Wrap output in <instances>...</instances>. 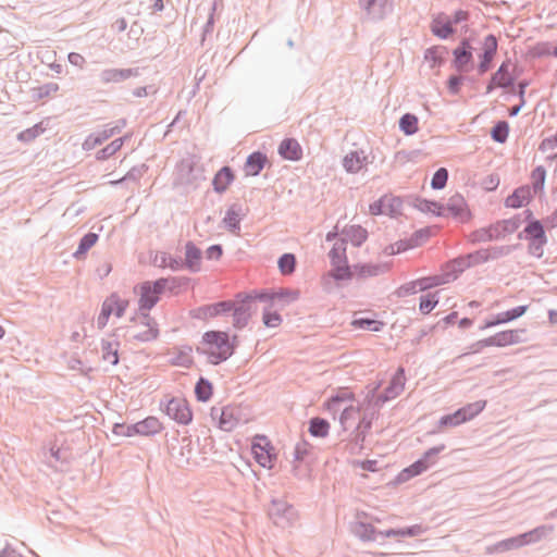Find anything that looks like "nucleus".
<instances>
[{
  "instance_id": "5701e85b",
  "label": "nucleus",
  "mask_w": 557,
  "mask_h": 557,
  "mask_svg": "<svg viewBox=\"0 0 557 557\" xmlns=\"http://www.w3.org/2000/svg\"><path fill=\"white\" fill-rule=\"evenodd\" d=\"M352 534L362 542H379V533L371 523L357 521L351 524Z\"/></svg>"
},
{
  "instance_id": "393cba45",
  "label": "nucleus",
  "mask_w": 557,
  "mask_h": 557,
  "mask_svg": "<svg viewBox=\"0 0 557 557\" xmlns=\"http://www.w3.org/2000/svg\"><path fill=\"white\" fill-rule=\"evenodd\" d=\"M345 243L349 240L355 247H360L368 238V231L361 225L346 226L342 231Z\"/></svg>"
},
{
  "instance_id": "79ce46f5",
  "label": "nucleus",
  "mask_w": 557,
  "mask_h": 557,
  "mask_svg": "<svg viewBox=\"0 0 557 557\" xmlns=\"http://www.w3.org/2000/svg\"><path fill=\"white\" fill-rule=\"evenodd\" d=\"M351 325L355 329L367 330L372 332H381L384 327V322L372 318H356L352 320Z\"/></svg>"
},
{
  "instance_id": "49530a36",
  "label": "nucleus",
  "mask_w": 557,
  "mask_h": 557,
  "mask_svg": "<svg viewBox=\"0 0 557 557\" xmlns=\"http://www.w3.org/2000/svg\"><path fill=\"white\" fill-rule=\"evenodd\" d=\"M447 267L450 269V272H451V273H448L449 281L456 280L459 274H461L467 269L471 268L469 260L467 259V255L459 256V257L453 259L451 261H449Z\"/></svg>"
},
{
  "instance_id": "603ef678",
  "label": "nucleus",
  "mask_w": 557,
  "mask_h": 557,
  "mask_svg": "<svg viewBox=\"0 0 557 557\" xmlns=\"http://www.w3.org/2000/svg\"><path fill=\"white\" fill-rule=\"evenodd\" d=\"M366 405L368 406V408H367L366 412L363 413L362 418L360 419L357 428H358V430H364V431L369 432L370 429L372 428L373 420L376 419L379 416L380 408L369 406L368 404H366Z\"/></svg>"
},
{
  "instance_id": "6ab92c4d",
  "label": "nucleus",
  "mask_w": 557,
  "mask_h": 557,
  "mask_svg": "<svg viewBox=\"0 0 557 557\" xmlns=\"http://www.w3.org/2000/svg\"><path fill=\"white\" fill-rule=\"evenodd\" d=\"M430 29L435 37L443 40L447 39L456 32L451 22H449V17L445 13H440L432 18Z\"/></svg>"
},
{
  "instance_id": "f03ea898",
  "label": "nucleus",
  "mask_w": 557,
  "mask_h": 557,
  "mask_svg": "<svg viewBox=\"0 0 557 557\" xmlns=\"http://www.w3.org/2000/svg\"><path fill=\"white\" fill-rule=\"evenodd\" d=\"M521 214H515L509 219L496 221L486 227L474 230L469 234L468 240L473 245L499 240L506 235L515 233L521 226Z\"/></svg>"
},
{
  "instance_id": "aec40b11",
  "label": "nucleus",
  "mask_w": 557,
  "mask_h": 557,
  "mask_svg": "<svg viewBox=\"0 0 557 557\" xmlns=\"http://www.w3.org/2000/svg\"><path fill=\"white\" fill-rule=\"evenodd\" d=\"M235 175L231 166H222L213 176L212 187L218 194L226 191L227 187L234 182Z\"/></svg>"
},
{
  "instance_id": "c756f323",
  "label": "nucleus",
  "mask_w": 557,
  "mask_h": 557,
  "mask_svg": "<svg viewBox=\"0 0 557 557\" xmlns=\"http://www.w3.org/2000/svg\"><path fill=\"white\" fill-rule=\"evenodd\" d=\"M413 206L423 213H433L436 216H445V206L435 200H428L418 197L416 198Z\"/></svg>"
},
{
  "instance_id": "680f3d73",
  "label": "nucleus",
  "mask_w": 557,
  "mask_h": 557,
  "mask_svg": "<svg viewBox=\"0 0 557 557\" xmlns=\"http://www.w3.org/2000/svg\"><path fill=\"white\" fill-rule=\"evenodd\" d=\"M486 407V400H476L471 404H467L466 406L461 407L468 421L475 418L479 413H481L484 408Z\"/></svg>"
},
{
  "instance_id": "4be33fe9",
  "label": "nucleus",
  "mask_w": 557,
  "mask_h": 557,
  "mask_svg": "<svg viewBox=\"0 0 557 557\" xmlns=\"http://www.w3.org/2000/svg\"><path fill=\"white\" fill-rule=\"evenodd\" d=\"M268 162V157L264 152L253 151L251 152L244 164V170L248 176H257L263 170Z\"/></svg>"
},
{
  "instance_id": "20e7f679",
  "label": "nucleus",
  "mask_w": 557,
  "mask_h": 557,
  "mask_svg": "<svg viewBox=\"0 0 557 557\" xmlns=\"http://www.w3.org/2000/svg\"><path fill=\"white\" fill-rule=\"evenodd\" d=\"M268 515L276 527L283 529L293 525L298 518L297 510L294 506L282 498H273L271 500Z\"/></svg>"
},
{
  "instance_id": "052dcab7",
  "label": "nucleus",
  "mask_w": 557,
  "mask_h": 557,
  "mask_svg": "<svg viewBox=\"0 0 557 557\" xmlns=\"http://www.w3.org/2000/svg\"><path fill=\"white\" fill-rule=\"evenodd\" d=\"M445 448L446 446L444 444L431 447L423 453L419 460L422 461L429 469L436 462L438 454L442 453Z\"/></svg>"
},
{
  "instance_id": "7ed1b4c3",
  "label": "nucleus",
  "mask_w": 557,
  "mask_h": 557,
  "mask_svg": "<svg viewBox=\"0 0 557 557\" xmlns=\"http://www.w3.org/2000/svg\"><path fill=\"white\" fill-rule=\"evenodd\" d=\"M405 370L404 368H398L383 393L377 394V391L381 387V383H376L368 391L364 403H367L369 406L381 408L385 403L400 395L405 388Z\"/></svg>"
},
{
  "instance_id": "8fccbe9b",
  "label": "nucleus",
  "mask_w": 557,
  "mask_h": 557,
  "mask_svg": "<svg viewBox=\"0 0 557 557\" xmlns=\"http://www.w3.org/2000/svg\"><path fill=\"white\" fill-rule=\"evenodd\" d=\"M528 308H529L528 305H521V306L511 308L507 311L499 312V313H497L498 321L500 324H505V323L511 322L513 320H517L528 311Z\"/></svg>"
},
{
  "instance_id": "864d4df0",
  "label": "nucleus",
  "mask_w": 557,
  "mask_h": 557,
  "mask_svg": "<svg viewBox=\"0 0 557 557\" xmlns=\"http://www.w3.org/2000/svg\"><path fill=\"white\" fill-rule=\"evenodd\" d=\"M191 350L190 346H183L177 356L172 358L171 363L177 367L189 368L193 363V359L190 357Z\"/></svg>"
},
{
  "instance_id": "a18cd8bd",
  "label": "nucleus",
  "mask_w": 557,
  "mask_h": 557,
  "mask_svg": "<svg viewBox=\"0 0 557 557\" xmlns=\"http://www.w3.org/2000/svg\"><path fill=\"white\" fill-rule=\"evenodd\" d=\"M509 123L500 120L494 124L491 129V138L497 144H504L508 139Z\"/></svg>"
},
{
  "instance_id": "58836bf2",
  "label": "nucleus",
  "mask_w": 557,
  "mask_h": 557,
  "mask_svg": "<svg viewBox=\"0 0 557 557\" xmlns=\"http://www.w3.org/2000/svg\"><path fill=\"white\" fill-rule=\"evenodd\" d=\"M525 546L522 534L503 540L494 545V552L504 553Z\"/></svg>"
},
{
  "instance_id": "37998d69",
  "label": "nucleus",
  "mask_w": 557,
  "mask_h": 557,
  "mask_svg": "<svg viewBox=\"0 0 557 557\" xmlns=\"http://www.w3.org/2000/svg\"><path fill=\"white\" fill-rule=\"evenodd\" d=\"M296 256L292 252L283 253L277 260V267L283 275H290L296 270Z\"/></svg>"
},
{
  "instance_id": "bb28decb",
  "label": "nucleus",
  "mask_w": 557,
  "mask_h": 557,
  "mask_svg": "<svg viewBox=\"0 0 557 557\" xmlns=\"http://www.w3.org/2000/svg\"><path fill=\"white\" fill-rule=\"evenodd\" d=\"M119 133L120 127H111L110 124H107L102 131L89 135L84 143V147L86 149L94 148L98 145H101L104 140L109 139L110 137Z\"/></svg>"
},
{
  "instance_id": "9d476101",
  "label": "nucleus",
  "mask_w": 557,
  "mask_h": 557,
  "mask_svg": "<svg viewBox=\"0 0 557 557\" xmlns=\"http://www.w3.org/2000/svg\"><path fill=\"white\" fill-rule=\"evenodd\" d=\"M360 8L372 21H381L393 11V0H359Z\"/></svg>"
},
{
  "instance_id": "c85d7f7f",
  "label": "nucleus",
  "mask_w": 557,
  "mask_h": 557,
  "mask_svg": "<svg viewBox=\"0 0 557 557\" xmlns=\"http://www.w3.org/2000/svg\"><path fill=\"white\" fill-rule=\"evenodd\" d=\"M153 265L158 268H169L174 272L183 270L182 258L174 257L168 252H159L156 255L152 261Z\"/></svg>"
},
{
  "instance_id": "423d86ee",
  "label": "nucleus",
  "mask_w": 557,
  "mask_h": 557,
  "mask_svg": "<svg viewBox=\"0 0 557 557\" xmlns=\"http://www.w3.org/2000/svg\"><path fill=\"white\" fill-rule=\"evenodd\" d=\"M164 283V281L158 278L156 281H145L139 284L140 297L138 306L140 313L148 312L158 304L160 295L165 292Z\"/></svg>"
},
{
  "instance_id": "f3484780",
  "label": "nucleus",
  "mask_w": 557,
  "mask_h": 557,
  "mask_svg": "<svg viewBox=\"0 0 557 557\" xmlns=\"http://www.w3.org/2000/svg\"><path fill=\"white\" fill-rule=\"evenodd\" d=\"M138 319L143 325L147 326V330L135 334L134 339L141 343L154 341L159 336L157 321L149 314V312H141Z\"/></svg>"
},
{
  "instance_id": "4c0bfd02",
  "label": "nucleus",
  "mask_w": 557,
  "mask_h": 557,
  "mask_svg": "<svg viewBox=\"0 0 557 557\" xmlns=\"http://www.w3.org/2000/svg\"><path fill=\"white\" fill-rule=\"evenodd\" d=\"M330 276L337 282L351 280L354 277V265L350 267L348 261L332 265Z\"/></svg>"
},
{
  "instance_id": "e2e57ef3",
  "label": "nucleus",
  "mask_w": 557,
  "mask_h": 557,
  "mask_svg": "<svg viewBox=\"0 0 557 557\" xmlns=\"http://www.w3.org/2000/svg\"><path fill=\"white\" fill-rule=\"evenodd\" d=\"M113 434L117 436H125V437H132L137 435V428L136 423L133 424H126V423H114L112 428Z\"/></svg>"
},
{
  "instance_id": "b1692460",
  "label": "nucleus",
  "mask_w": 557,
  "mask_h": 557,
  "mask_svg": "<svg viewBox=\"0 0 557 557\" xmlns=\"http://www.w3.org/2000/svg\"><path fill=\"white\" fill-rule=\"evenodd\" d=\"M388 270L387 264L381 263H356L354 264V276L367 278L377 276Z\"/></svg>"
},
{
  "instance_id": "cd10ccee",
  "label": "nucleus",
  "mask_w": 557,
  "mask_h": 557,
  "mask_svg": "<svg viewBox=\"0 0 557 557\" xmlns=\"http://www.w3.org/2000/svg\"><path fill=\"white\" fill-rule=\"evenodd\" d=\"M366 160L362 150H355L344 157L343 166L348 173H357L363 168Z\"/></svg>"
},
{
  "instance_id": "6e6552de",
  "label": "nucleus",
  "mask_w": 557,
  "mask_h": 557,
  "mask_svg": "<svg viewBox=\"0 0 557 557\" xmlns=\"http://www.w3.org/2000/svg\"><path fill=\"white\" fill-rule=\"evenodd\" d=\"M166 416L180 424L187 425L193 420V412L184 398H171L164 408Z\"/></svg>"
},
{
  "instance_id": "473e14b6",
  "label": "nucleus",
  "mask_w": 557,
  "mask_h": 557,
  "mask_svg": "<svg viewBox=\"0 0 557 557\" xmlns=\"http://www.w3.org/2000/svg\"><path fill=\"white\" fill-rule=\"evenodd\" d=\"M242 206L238 203H233L226 210L225 216L223 219V223L227 230L231 232H237L240 230V214Z\"/></svg>"
},
{
  "instance_id": "3c124183",
  "label": "nucleus",
  "mask_w": 557,
  "mask_h": 557,
  "mask_svg": "<svg viewBox=\"0 0 557 557\" xmlns=\"http://www.w3.org/2000/svg\"><path fill=\"white\" fill-rule=\"evenodd\" d=\"M331 265H335L337 263H343L347 260L346 256V244L345 240H341V243H335L332 249L329 252Z\"/></svg>"
},
{
  "instance_id": "dca6fc26",
  "label": "nucleus",
  "mask_w": 557,
  "mask_h": 557,
  "mask_svg": "<svg viewBox=\"0 0 557 557\" xmlns=\"http://www.w3.org/2000/svg\"><path fill=\"white\" fill-rule=\"evenodd\" d=\"M534 194L531 191L530 185L517 187L504 201L506 208L519 209L530 203Z\"/></svg>"
},
{
  "instance_id": "6e6d98bb",
  "label": "nucleus",
  "mask_w": 557,
  "mask_h": 557,
  "mask_svg": "<svg viewBox=\"0 0 557 557\" xmlns=\"http://www.w3.org/2000/svg\"><path fill=\"white\" fill-rule=\"evenodd\" d=\"M437 293H429L420 297L419 310L423 314L430 313L438 304Z\"/></svg>"
},
{
  "instance_id": "ddd939ff",
  "label": "nucleus",
  "mask_w": 557,
  "mask_h": 557,
  "mask_svg": "<svg viewBox=\"0 0 557 557\" xmlns=\"http://www.w3.org/2000/svg\"><path fill=\"white\" fill-rule=\"evenodd\" d=\"M201 249L191 240L185 244V258L182 259L183 269L186 268L191 273H198L201 270Z\"/></svg>"
},
{
  "instance_id": "4468645a",
  "label": "nucleus",
  "mask_w": 557,
  "mask_h": 557,
  "mask_svg": "<svg viewBox=\"0 0 557 557\" xmlns=\"http://www.w3.org/2000/svg\"><path fill=\"white\" fill-rule=\"evenodd\" d=\"M524 330H506L488 337L491 347H507L522 343Z\"/></svg>"
},
{
  "instance_id": "5fc2aeb1",
  "label": "nucleus",
  "mask_w": 557,
  "mask_h": 557,
  "mask_svg": "<svg viewBox=\"0 0 557 557\" xmlns=\"http://www.w3.org/2000/svg\"><path fill=\"white\" fill-rule=\"evenodd\" d=\"M159 280L164 281V290L175 293L178 288L185 287L189 284L190 278L186 276H172V277H160Z\"/></svg>"
},
{
  "instance_id": "de8ad7c7",
  "label": "nucleus",
  "mask_w": 557,
  "mask_h": 557,
  "mask_svg": "<svg viewBox=\"0 0 557 557\" xmlns=\"http://www.w3.org/2000/svg\"><path fill=\"white\" fill-rule=\"evenodd\" d=\"M448 282H449V274L425 276V277H421V278L417 280V283H419V290H421V292L433 288L435 286H440V285L448 283Z\"/></svg>"
},
{
  "instance_id": "412c9836",
  "label": "nucleus",
  "mask_w": 557,
  "mask_h": 557,
  "mask_svg": "<svg viewBox=\"0 0 557 557\" xmlns=\"http://www.w3.org/2000/svg\"><path fill=\"white\" fill-rule=\"evenodd\" d=\"M278 154L289 161H298L302 157V149L295 138H285L278 146Z\"/></svg>"
},
{
  "instance_id": "c9c22d12",
  "label": "nucleus",
  "mask_w": 557,
  "mask_h": 557,
  "mask_svg": "<svg viewBox=\"0 0 557 557\" xmlns=\"http://www.w3.org/2000/svg\"><path fill=\"white\" fill-rule=\"evenodd\" d=\"M212 392V383L208 379L199 377L195 385L196 399L200 403H206L211 398Z\"/></svg>"
},
{
  "instance_id": "2f4dec72",
  "label": "nucleus",
  "mask_w": 557,
  "mask_h": 557,
  "mask_svg": "<svg viewBox=\"0 0 557 557\" xmlns=\"http://www.w3.org/2000/svg\"><path fill=\"white\" fill-rule=\"evenodd\" d=\"M448 53L445 46H433L424 51V60L430 63L431 69L440 67L444 63V55Z\"/></svg>"
},
{
  "instance_id": "72a5a7b5",
  "label": "nucleus",
  "mask_w": 557,
  "mask_h": 557,
  "mask_svg": "<svg viewBox=\"0 0 557 557\" xmlns=\"http://www.w3.org/2000/svg\"><path fill=\"white\" fill-rule=\"evenodd\" d=\"M554 531V527L550 524H543L540 527L534 528L531 531L522 533V536L524 539L525 545L533 544L536 542H540L543 539H546L548 535H550Z\"/></svg>"
},
{
  "instance_id": "338daca9",
  "label": "nucleus",
  "mask_w": 557,
  "mask_h": 557,
  "mask_svg": "<svg viewBox=\"0 0 557 557\" xmlns=\"http://www.w3.org/2000/svg\"><path fill=\"white\" fill-rule=\"evenodd\" d=\"M44 131H45V128L42 127L41 123H38V124H35L34 126H32L29 128H26V129L22 131L17 135V138L21 141H32L36 137H38L40 134H42Z\"/></svg>"
},
{
  "instance_id": "0e129e2a",
  "label": "nucleus",
  "mask_w": 557,
  "mask_h": 557,
  "mask_svg": "<svg viewBox=\"0 0 557 557\" xmlns=\"http://www.w3.org/2000/svg\"><path fill=\"white\" fill-rule=\"evenodd\" d=\"M283 319L277 311H271L268 307L264 308L262 313V322L267 327H277Z\"/></svg>"
},
{
  "instance_id": "ea45409f",
  "label": "nucleus",
  "mask_w": 557,
  "mask_h": 557,
  "mask_svg": "<svg viewBox=\"0 0 557 557\" xmlns=\"http://www.w3.org/2000/svg\"><path fill=\"white\" fill-rule=\"evenodd\" d=\"M330 431V423L326 419L314 417L309 421V433L313 437H325Z\"/></svg>"
},
{
  "instance_id": "c03bdc74",
  "label": "nucleus",
  "mask_w": 557,
  "mask_h": 557,
  "mask_svg": "<svg viewBox=\"0 0 557 557\" xmlns=\"http://www.w3.org/2000/svg\"><path fill=\"white\" fill-rule=\"evenodd\" d=\"M253 307H255L253 295L243 294V293H238L235 295V300H234L235 309L246 312V313H250V315H251Z\"/></svg>"
},
{
  "instance_id": "e433bc0d",
  "label": "nucleus",
  "mask_w": 557,
  "mask_h": 557,
  "mask_svg": "<svg viewBox=\"0 0 557 557\" xmlns=\"http://www.w3.org/2000/svg\"><path fill=\"white\" fill-rule=\"evenodd\" d=\"M119 343H111L109 341H101V350H102V359L109 362L112 366H116L119 363Z\"/></svg>"
},
{
  "instance_id": "69168bd1",
  "label": "nucleus",
  "mask_w": 557,
  "mask_h": 557,
  "mask_svg": "<svg viewBox=\"0 0 557 557\" xmlns=\"http://www.w3.org/2000/svg\"><path fill=\"white\" fill-rule=\"evenodd\" d=\"M364 404L366 403L363 401L360 406L350 405L343 409L338 420L344 431L347 430L346 423L348 422V420L352 419L356 413H359Z\"/></svg>"
},
{
  "instance_id": "13d9d810",
  "label": "nucleus",
  "mask_w": 557,
  "mask_h": 557,
  "mask_svg": "<svg viewBox=\"0 0 557 557\" xmlns=\"http://www.w3.org/2000/svg\"><path fill=\"white\" fill-rule=\"evenodd\" d=\"M448 170L446 168H440L435 171L431 178V187L434 190L443 189L448 181Z\"/></svg>"
},
{
  "instance_id": "39448f33",
  "label": "nucleus",
  "mask_w": 557,
  "mask_h": 557,
  "mask_svg": "<svg viewBox=\"0 0 557 557\" xmlns=\"http://www.w3.org/2000/svg\"><path fill=\"white\" fill-rule=\"evenodd\" d=\"M525 240H529L528 251L531 256L540 259L544 251L543 247L547 244V236L544 225L541 221H529L523 228Z\"/></svg>"
},
{
  "instance_id": "a211bd4d",
  "label": "nucleus",
  "mask_w": 557,
  "mask_h": 557,
  "mask_svg": "<svg viewBox=\"0 0 557 557\" xmlns=\"http://www.w3.org/2000/svg\"><path fill=\"white\" fill-rule=\"evenodd\" d=\"M449 212L454 218L466 222L471 218V213L467 208V202L460 194L453 195L445 207V213Z\"/></svg>"
},
{
  "instance_id": "a19ab883",
  "label": "nucleus",
  "mask_w": 557,
  "mask_h": 557,
  "mask_svg": "<svg viewBox=\"0 0 557 557\" xmlns=\"http://www.w3.org/2000/svg\"><path fill=\"white\" fill-rule=\"evenodd\" d=\"M419 120L412 113H405L399 119V129L407 136L414 135L418 132Z\"/></svg>"
},
{
  "instance_id": "f257e3e1",
  "label": "nucleus",
  "mask_w": 557,
  "mask_h": 557,
  "mask_svg": "<svg viewBox=\"0 0 557 557\" xmlns=\"http://www.w3.org/2000/svg\"><path fill=\"white\" fill-rule=\"evenodd\" d=\"M202 343L210 349L197 348V352L206 355L212 366H218L230 359L236 349V344L231 342V336L225 331H207L202 335Z\"/></svg>"
},
{
  "instance_id": "2eb2a0df",
  "label": "nucleus",
  "mask_w": 557,
  "mask_h": 557,
  "mask_svg": "<svg viewBox=\"0 0 557 557\" xmlns=\"http://www.w3.org/2000/svg\"><path fill=\"white\" fill-rule=\"evenodd\" d=\"M139 75L137 67L129 69H104L100 72L99 78L102 84L121 83L131 77Z\"/></svg>"
},
{
  "instance_id": "0eeeda50",
  "label": "nucleus",
  "mask_w": 557,
  "mask_h": 557,
  "mask_svg": "<svg viewBox=\"0 0 557 557\" xmlns=\"http://www.w3.org/2000/svg\"><path fill=\"white\" fill-rule=\"evenodd\" d=\"M210 416L213 420H218L219 428L222 431L231 432L246 420L242 418V410L237 406H225L223 408L212 407Z\"/></svg>"
},
{
  "instance_id": "774afa93",
  "label": "nucleus",
  "mask_w": 557,
  "mask_h": 557,
  "mask_svg": "<svg viewBox=\"0 0 557 557\" xmlns=\"http://www.w3.org/2000/svg\"><path fill=\"white\" fill-rule=\"evenodd\" d=\"M231 312H233V326L236 330H243L244 327H246L248 325L249 320L251 318L250 313L239 311V310L235 309L234 307L232 308Z\"/></svg>"
},
{
  "instance_id": "f704fd0d",
  "label": "nucleus",
  "mask_w": 557,
  "mask_h": 557,
  "mask_svg": "<svg viewBox=\"0 0 557 557\" xmlns=\"http://www.w3.org/2000/svg\"><path fill=\"white\" fill-rule=\"evenodd\" d=\"M98 239H99V235L97 233L88 232L87 234H85L79 239L78 247H77L76 251L73 253V257L77 260L81 259L83 256H85L87 253V251L92 246L96 245Z\"/></svg>"
},
{
  "instance_id": "f8f14e48",
  "label": "nucleus",
  "mask_w": 557,
  "mask_h": 557,
  "mask_svg": "<svg viewBox=\"0 0 557 557\" xmlns=\"http://www.w3.org/2000/svg\"><path fill=\"white\" fill-rule=\"evenodd\" d=\"M453 66L458 72H467L468 65L473 62V48L469 39L463 38L453 50Z\"/></svg>"
},
{
  "instance_id": "7c9ffc66",
  "label": "nucleus",
  "mask_w": 557,
  "mask_h": 557,
  "mask_svg": "<svg viewBox=\"0 0 557 557\" xmlns=\"http://www.w3.org/2000/svg\"><path fill=\"white\" fill-rule=\"evenodd\" d=\"M355 399L354 393L349 392L348 389H341L335 395L330 397L327 401L325 403V408L331 413H336L339 411V405L343 403L352 401Z\"/></svg>"
},
{
  "instance_id": "1a4fd4ad",
  "label": "nucleus",
  "mask_w": 557,
  "mask_h": 557,
  "mask_svg": "<svg viewBox=\"0 0 557 557\" xmlns=\"http://www.w3.org/2000/svg\"><path fill=\"white\" fill-rule=\"evenodd\" d=\"M251 451L256 461L263 468L272 469L275 455L273 454V446L268 441L267 436L260 435L255 438L251 446Z\"/></svg>"
},
{
  "instance_id": "09e8293b",
  "label": "nucleus",
  "mask_w": 557,
  "mask_h": 557,
  "mask_svg": "<svg viewBox=\"0 0 557 557\" xmlns=\"http://www.w3.org/2000/svg\"><path fill=\"white\" fill-rule=\"evenodd\" d=\"M532 186L531 191L535 195L543 191L545 187L546 170L543 165L536 166L531 173Z\"/></svg>"
},
{
  "instance_id": "bf43d9fd",
  "label": "nucleus",
  "mask_w": 557,
  "mask_h": 557,
  "mask_svg": "<svg viewBox=\"0 0 557 557\" xmlns=\"http://www.w3.org/2000/svg\"><path fill=\"white\" fill-rule=\"evenodd\" d=\"M517 246L515 245H506V246H493L486 249V253L488 256V261L496 260L502 257L510 255Z\"/></svg>"
},
{
  "instance_id": "9b49d317",
  "label": "nucleus",
  "mask_w": 557,
  "mask_h": 557,
  "mask_svg": "<svg viewBox=\"0 0 557 557\" xmlns=\"http://www.w3.org/2000/svg\"><path fill=\"white\" fill-rule=\"evenodd\" d=\"M233 300H223L210 305L200 306L191 310L190 314L194 319L207 320L218 315H225L232 311Z\"/></svg>"
},
{
  "instance_id": "a878e982",
  "label": "nucleus",
  "mask_w": 557,
  "mask_h": 557,
  "mask_svg": "<svg viewBox=\"0 0 557 557\" xmlns=\"http://www.w3.org/2000/svg\"><path fill=\"white\" fill-rule=\"evenodd\" d=\"M137 435L153 436L160 433L163 429L162 423L156 417H147L141 421L136 422Z\"/></svg>"
},
{
  "instance_id": "4d7b16f0",
  "label": "nucleus",
  "mask_w": 557,
  "mask_h": 557,
  "mask_svg": "<svg viewBox=\"0 0 557 557\" xmlns=\"http://www.w3.org/2000/svg\"><path fill=\"white\" fill-rule=\"evenodd\" d=\"M124 139L116 138L113 141H111L109 145H107L104 148L100 149L97 152V159L98 160H107L108 158L115 154L123 146Z\"/></svg>"
}]
</instances>
